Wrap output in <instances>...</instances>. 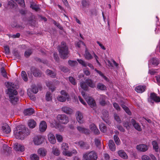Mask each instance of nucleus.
Here are the masks:
<instances>
[{
    "label": "nucleus",
    "mask_w": 160,
    "mask_h": 160,
    "mask_svg": "<svg viewBox=\"0 0 160 160\" xmlns=\"http://www.w3.org/2000/svg\"><path fill=\"white\" fill-rule=\"evenodd\" d=\"M146 89L145 86L139 85L135 88V90L138 93H142L145 91Z\"/></svg>",
    "instance_id": "nucleus-18"
},
{
    "label": "nucleus",
    "mask_w": 160,
    "mask_h": 160,
    "mask_svg": "<svg viewBox=\"0 0 160 160\" xmlns=\"http://www.w3.org/2000/svg\"><path fill=\"white\" fill-rule=\"evenodd\" d=\"M80 86L81 88L84 90L87 91L88 90V86L86 82L85 81V82H80Z\"/></svg>",
    "instance_id": "nucleus-33"
},
{
    "label": "nucleus",
    "mask_w": 160,
    "mask_h": 160,
    "mask_svg": "<svg viewBox=\"0 0 160 160\" xmlns=\"http://www.w3.org/2000/svg\"><path fill=\"white\" fill-rule=\"evenodd\" d=\"M108 146L110 150L112 151L115 150L116 147L114 142L112 140H110L109 141Z\"/></svg>",
    "instance_id": "nucleus-25"
},
{
    "label": "nucleus",
    "mask_w": 160,
    "mask_h": 160,
    "mask_svg": "<svg viewBox=\"0 0 160 160\" xmlns=\"http://www.w3.org/2000/svg\"><path fill=\"white\" fill-rule=\"evenodd\" d=\"M52 153L55 155L58 156L60 154V151L57 147L54 146L52 148Z\"/></svg>",
    "instance_id": "nucleus-35"
},
{
    "label": "nucleus",
    "mask_w": 160,
    "mask_h": 160,
    "mask_svg": "<svg viewBox=\"0 0 160 160\" xmlns=\"http://www.w3.org/2000/svg\"><path fill=\"white\" fill-rule=\"evenodd\" d=\"M158 69H152L151 70H149L148 73L151 75H154L156 73L158 72Z\"/></svg>",
    "instance_id": "nucleus-55"
},
{
    "label": "nucleus",
    "mask_w": 160,
    "mask_h": 160,
    "mask_svg": "<svg viewBox=\"0 0 160 160\" xmlns=\"http://www.w3.org/2000/svg\"><path fill=\"white\" fill-rule=\"evenodd\" d=\"M77 61L82 66L84 67H86L87 66V63L81 59H77Z\"/></svg>",
    "instance_id": "nucleus-43"
},
{
    "label": "nucleus",
    "mask_w": 160,
    "mask_h": 160,
    "mask_svg": "<svg viewBox=\"0 0 160 160\" xmlns=\"http://www.w3.org/2000/svg\"><path fill=\"white\" fill-rule=\"evenodd\" d=\"M68 98H69L62 96H59L57 98L58 100L62 102H64L66 101V99H68Z\"/></svg>",
    "instance_id": "nucleus-40"
},
{
    "label": "nucleus",
    "mask_w": 160,
    "mask_h": 160,
    "mask_svg": "<svg viewBox=\"0 0 160 160\" xmlns=\"http://www.w3.org/2000/svg\"><path fill=\"white\" fill-rule=\"evenodd\" d=\"M114 139L116 144L119 145L120 144V141L119 138L116 135L114 136Z\"/></svg>",
    "instance_id": "nucleus-50"
},
{
    "label": "nucleus",
    "mask_w": 160,
    "mask_h": 160,
    "mask_svg": "<svg viewBox=\"0 0 160 160\" xmlns=\"http://www.w3.org/2000/svg\"><path fill=\"white\" fill-rule=\"evenodd\" d=\"M5 84L8 89L6 92L9 96L11 102L13 104H15L19 99L17 96L18 92L15 89V85L10 82H6Z\"/></svg>",
    "instance_id": "nucleus-1"
},
{
    "label": "nucleus",
    "mask_w": 160,
    "mask_h": 160,
    "mask_svg": "<svg viewBox=\"0 0 160 160\" xmlns=\"http://www.w3.org/2000/svg\"><path fill=\"white\" fill-rule=\"evenodd\" d=\"M62 149L63 151V154L68 156H71L72 154L68 151L69 147L67 143H63L62 145Z\"/></svg>",
    "instance_id": "nucleus-6"
},
{
    "label": "nucleus",
    "mask_w": 160,
    "mask_h": 160,
    "mask_svg": "<svg viewBox=\"0 0 160 160\" xmlns=\"http://www.w3.org/2000/svg\"><path fill=\"white\" fill-rule=\"evenodd\" d=\"M97 87L98 89L102 90H105L106 88V86L104 85L101 83H98L97 85Z\"/></svg>",
    "instance_id": "nucleus-42"
},
{
    "label": "nucleus",
    "mask_w": 160,
    "mask_h": 160,
    "mask_svg": "<svg viewBox=\"0 0 160 160\" xmlns=\"http://www.w3.org/2000/svg\"><path fill=\"white\" fill-rule=\"evenodd\" d=\"M82 9L83 10H85V8H88L89 5V3L85 0H83L82 1Z\"/></svg>",
    "instance_id": "nucleus-34"
},
{
    "label": "nucleus",
    "mask_w": 160,
    "mask_h": 160,
    "mask_svg": "<svg viewBox=\"0 0 160 160\" xmlns=\"http://www.w3.org/2000/svg\"><path fill=\"white\" fill-rule=\"evenodd\" d=\"M150 98L156 102H160V98L154 92L151 93L150 97Z\"/></svg>",
    "instance_id": "nucleus-14"
},
{
    "label": "nucleus",
    "mask_w": 160,
    "mask_h": 160,
    "mask_svg": "<svg viewBox=\"0 0 160 160\" xmlns=\"http://www.w3.org/2000/svg\"><path fill=\"white\" fill-rule=\"evenodd\" d=\"M51 95L50 92H48L47 93L46 95V99L47 101H49L51 100Z\"/></svg>",
    "instance_id": "nucleus-54"
},
{
    "label": "nucleus",
    "mask_w": 160,
    "mask_h": 160,
    "mask_svg": "<svg viewBox=\"0 0 160 160\" xmlns=\"http://www.w3.org/2000/svg\"><path fill=\"white\" fill-rule=\"evenodd\" d=\"M22 76L24 81H27L28 80V77L26 72L24 71H22Z\"/></svg>",
    "instance_id": "nucleus-49"
},
{
    "label": "nucleus",
    "mask_w": 160,
    "mask_h": 160,
    "mask_svg": "<svg viewBox=\"0 0 160 160\" xmlns=\"http://www.w3.org/2000/svg\"><path fill=\"white\" fill-rule=\"evenodd\" d=\"M31 72L33 75L36 77H40L41 76V72L40 71L38 70L34 67H32L31 69Z\"/></svg>",
    "instance_id": "nucleus-15"
},
{
    "label": "nucleus",
    "mask_w": 160,
    "mask_h": 160,
    "mask_svg": "<svg viewBox=\"0 0 160 160\" xmlns=\"http://www.w3.org/2000/svg\"><path fill=\"white\" fill-rule=\"evenodd\" d=\"M75 144L80 147L82 149H88L89 147V145L87 143L84 142L82 141L76 142Z\"/></svg>",
    "instance_id": "nucleus-8"
},
{
    "label": "nucleus",
    "mask_w": 160,
    "mask_h": 160,
    "mask_svg": "<svg viewBox=\"0 0 160 160\" xmlns=\"http://www.w3.org/2000/svg\"><path fill=\"white\" fill-rule=\"evenodd\" d=\"M142 160H151L150 157L147 155H143L142 157Z\"/></svg>",
    "instance_id": "nucleus-63"
},
{
    "label": "nucleus",
    "mask_w": 160,
    "mask_h": 160,
    "mask_svg": "<svg viewBox=\"0 0 160 160\" xmlns=\"http://www.w3.org/2000/svg\"><path fill=\"white\" fill-rule=\"evenodd\" d=\"M95 70L101 76H102L105 80L106 81H107V78L103 74L102 72L100 71H98L96 69H95Z\"/></svg>",
    "instance_id": "nucleus-51"
},
{
    "label": "nucleus",
    "mask_w": 160,
    "mask_h": 160,
    "mask_svg": "<svg viewBox=\"0 0 160 160\" xmlns=\"http://www.w3.org/2000/svg\"><path fill=\"white\" fill-rule=\"evenodd\" d=\"M62 111L67 114H71L73 112L72 109L67 106H63L62 108Z\"/></svg>",
    "instance_id": "nucleus-17"
},
{
    "label": "nucleus",
    "mask_w": 160,
    "mask_h": 160,
    "mask_svg": "<svg viewBox=\"0 0 160 160\" xmlns=\"http://www.w3.org/2000/svg\"><path fill=\"white\" fill-rule=\"evenodd\" d=\"M57 118L61 123L66 124L68 122V118L65 115H58Z\"/></svg>",
    "instance_id": "nucleus-7"
},
{
    "label": "nucleus",
    "mask_w": 160,
    "mask_h": 160,
    "mask_svg": "<svg viewBox=\"0 0 160 160\" xmlns=\"http://www.w3.org/2000/svg\"><path fill=\"white\" fill-rule=\"evenodd\" d=\"M56 138L58 142H62L63 140L62 136L60 134H57L56 135Z\"/></svg>",
    "instance_id": "nucleus-53"
},
{
    "label": "nucleus",
    "mask_w": 160,
    "mask_h": 160,
    "mask_svg": "<svg viewBox=\"0 0 160 160\" xmlns=\"http://www.w3.org/2000/svg\"><path fill=\"white\" fill-rule=\"evenodd\" d=\"M34 112V110L32 108H29L24 111V113L25 115L29 116L32 114Z\"/></svg>",
    "instance_id": "nucleus-28"
},
{
    "label": "nucleus",
    "mask_w": 160,
    "mask_h": 160,
    "mask_svg": "<svg viewBox=\"0 0 160 160\" xmlns=\"http://www.w3.org/2000/svg\"><path fill=\"white\" fill-rule=\"evenodd\" d=\"M61 93L62 95H63L64 96L69 98V95H68V93L66 92L64 90H62L61 92Z\"/></svg>",
    "instance_id": "nucleus-62"
},
{
    "label": "nucleus",
    "mask_w": 160,
    "mask_h": 160,
    "mask_svg": "<svg viewBox=\"0 0 160 160\" xmlns=\"http://www.w3.org/2000/svg\"><path fill=\"white\" fill-rule=\"evenodd\" d=\"M29 133L30 131L28 128L22 125L18 127L16 131L14 132L16 138L20 139H24L25 137L28 136Z\"/></svg>",
    "instance_id": "nucleus-2"
},
{
    "label": "nucleus",
    "mask_w": 160,
    "mask_h": 160,
    "mask_svg": "<svg viewBox=\"0 0 160 160\" xmlns=\"http://www.w3.org/2000/svg\"><path fill=\"white\" fill-rule=\"evenodd\" d=\"M48 139L50 142L52 144H54L56 142V140L53 134L50 132L48 136Z\"/></svg>",
    "instance_id": "nucleus-19"
},
{
    "label": "nucleus",
    "mask_w": 160,
    "mask_h": 160,
    "mask_svg": "<svg viewBox=\"0 0 160 160\" xmlns=\"http://www.w3.org/2000/svg\"><path fill=\"white\" fill-rule=\"evenodd\" d=\"M32 53V51L31 50H29L26 51L25 52L24 55L26 57H28Z\"/></svg>",
    "instance_id": "nucleus-58"
},
{
    "label": "nucleus",
    "mask_w": 160,
    "mask_h": 160,
    "mask_svg": "<svg viewBox=\"0 0 160 160\" xmlns=\"http://www.w3.org/2000/svg\"><path fill=\"white\" fill-rule=\"evenodd\" d=\"M46 150L43 148H41L38 149V154L41 156H45L47 153Z\"/></svg>",
    "instance_id": "nucleus-29"
},
{
    "label": "nucleus",
    "mask_w": 160,
    "mask_h": 160,
    "mask_svg": "<svg viewBox=\"0 0 160 160\" xmlns=\"http://www.w3.org/2000/svg\"><path fill=\"white\" fill-rule=\"evenodd\" d=\"M146 121L149 123H151V121L150 119L148 118H141V119L140 120V122L142 124H143V122H146ZM143 124H144V123H143Z\"/></svg>",
    "instance_id": "nucleus-46"
},
{
    "label": "nucleus",
    "mask_w": 160,
    "mask_h": 160,
    "mask_svg": "<svg viewBox=\"0 0 160 160\" xmlns=\"http://www.w3.org/2000/svg\"><path fill=\"white\" fill-rule=\"evenodd\" d=\"M86 82L88 87L93 88L95 87V84L94 82L91 79H87L85 80Z\"/></svg>",
    "instance_id": "nucleus-26"
},
{
    "label": "nucleus",
    "mask_w": 160,
    "mask_h": 160,
    "mask_svg": "<svg viewBox=\"0 0 160 160\" xmlns=\"http://www.w3.org/2000/svg\"><path fill=\"white\" fill-rule=\"evenodd\" d=\"M14 148L16 151L21 152H23L25 150L24 146L23 145L18 143L14 144Z\"/></svg>",
    "instance_id": "nucleus-11"
},
{
    "label": "nucleus",
    "mask_w": 160,
    "mask_h": 160,
    "mask_svg": "<svg viewBox=\"0 0 160 160\" xmlns=\"http://www.w3.org/2000/svg\"><path fill=\"white\" fill-rule=\"evenodd\" d=\"M108 116V112L107 111L104 110L102 112V115L101 116L102 119L106 123H107L106 120Z\"/></svg>",
    "instance_id": "nucleus-27"
},
{
    "label": "nucleus",
    "mask_w": 160,
    "mask_h": 160,
    "mask_svg": "<svg viewBox=\"0 0 160 160\" xmlns=\"http://www.w3.org/2000/svg\"><path fill=\"white\" fill-rule=\"evenodd\" d=\"M30 158L31 160H38L39 157L35 154H33L31 156Z\"/></svg>",
    "instance_id": "nucleus-52"
},
{
    "label": "nucleus",
    "mask_w": 160,
    "mask_h": 160,
    "mask_svg": "<svg viewBox=\"0 0 160 160\" xmlns=\"http://www.w3.org/2000/svg\"><path fill=\"white\" fill-rule=\"evenodd\" d=\"M81 44L85 47L86 46L85 44L82 41H80L76 44V46L78 48H80V45Z\"/></svg>",
    "instance_id": "nucleus-61"
},
{
    "label": "nucleus",
    "mask_w": 160,
    "mask_h": 160,
    "mask_svg": "<svg viewBox=\"0 0 160 160\" xmlns=\"http://www.w3.org/2000/svg\"><path fill=\"white\" fill-rule=\"evenodd\" d=\"M114 119L118 123L121 122V120L117 114H114Z\"/></svg>",
    "instance_id": "nucleus-60"
},
{
    "label": "nucleus",
    "mask_w": 160,
    "mask_h": 160,
    "mask_svg": "<svg viewBox=\"0 0 160 160\" xmlns=\"http://www.w3.org/2000/svg\"><path fill=\"white\" fill-rule=\"evenodd\" d=\"M44 138L41 136H38L34 138L33 142L36 145L41 144L43 141Z\"/></svg>",
    "instance_id": "nucleus-10"
},
{
    "label": "nucleus",
    "mask_w": 160,
    "mask_h": 160,
    "mask_svg": "<svg viewBox=\"0 0 160 160\" xmlns=\"http://www.w3.org/2000/svg\"><path fill=\"white\" fill-rule=\"evenodd\" d=\"M106 97L103 95H102L100 96V103L102 106H104L108 104V101L106 100Z\"/></svg>",
    "instance_id": "nucleus-23"
},
{
    "label": "nucleus",
    "mask_w": 160,
    "mask_h": 160,
    "mask_svg": "<svg viewBox=\"0 0 160 160\" xmlns=\"http://www.w3.org/2000/svg\"><path fill=\"white\" fill-rule=\"evenodd\" d=\"M46 85L50 89L52 90V92H53L55 88H51V87L53 85L52 84V82L50 81L47 82Z\"/></svg>",
    "instance_id": "nucleus-44"
},
{
    "label": "nucleus",
    "mask_w": 160,
    "mask_h": 160,
    "mask_svg": "<svg viewBox=\"0 0 160 160\" xmlns=\"http://www.w3.org/2000/svg\"><path fill=\"white\" fill-rule=\"evenodd\" d=\"M17 3H18L21 7H25V4L24 0H15Z\"/></svg>",
    "instance_id": "nucleus-48"
},
{
    "label": "nucleus",
    "mask_w": 160,
    "mask_h": 160,
    "mask_svg": "<svg viewBox=\"0 0 160 160\" xmlns=\"http://www.w3.org/2000/svg\"><path fill=\"white\" fill-rule=\"evenodd\" d=\"M89 128L95 134H98L99 133V131L95 124H91L89 126Z\"/></svg>",
    "instance_id": "nucleus-21"
},
{
    "label": "nucleus",
    "mask_w": 160,
    "mask_h": 160,
    "mask_svg": "<svg viewBox=\"0 0 160 160\" xmlns=\"http://www.w3.org/2000/svg\"><path fill=\"white\" fill-rule=\"evenodd\" d=\"M69 80L70 82L73 85H75L76 84L75 79L72 77H69Z\"/></svg>",
    "instance_id": "nucleus-59"
},
{
    "label": "nucleus",
    "mask_w": 160,
    "mask_h": 160,
    "mask_svg": "<svg viewBox=\"0 0 160 160\" xmlns=\"http://www.w3.org/2000/svg\"><path fill=\"white\" fill-rule=\"evenodd\" d=\"M119 156L122 158L124 159H127L128 156L126 153L122 150H120L118 152Z\"/></svg>",
    "instance_id": "nucleus-31"
},
{
    "label": "nucleus",
    "mask_w": 160,
    "mask_h": 160,
    "mask_svg": "<svg viewBox=\"0 0 160 160\" xmlns=\"http://www.w3.org/2000/svg\"><path fill=\"white\" fill-rule=\"evenodd\" d=\"M84 57L85 58L88 60L91 59L93 58V56L91 55V54L88 52V48H86L85 49Z\"/></svg>",
    "instance_id": "nucleus-30"
},
{
    "label": "nucleus",
    "mask_w": 160,
    "mask_h": 160,
    "mask_svg": "<svg viewBox=\"0 0 160 160\" xmlns=\"http://www.w3.org/2000/svg\"><path fill=\"white\" fill-rule=\"evenodd\" d=\"M2 130L3 133L8 134L11 131L9 126L6 123H3L2 124Z\"/></svg>",
    "instance_id": "nucleus-12"
},
{
    "label": "nucleus",
    "mask_w": 160,
    "mask_h": 160,
    "mask_svg": "<svg viewBox=\"0 0 160 160\" xmlns=\"http://www.w3.org/2000/svg\"><path fill=\"white\" fill-rule=\"evenodd\" d=\"M58 50L60 55L62 58L65 59L68 57L69 52L68 47L65 42H62L60 46L58 48Z\"/></svg>",
    "instance_id": "nucleus-3"
},
{
    "label": "nucleus",
    "mask_w": 160,
    "mask_h": 160,
    "mask_svg": "<svg viewBox=\"0 0 160 160\" xmlns=\"http://www.w3.org/2000/svg\"><path fill=\"white\" fill-rule=\"evenodd\" d=\"M97 158L96 153L93 151L87 152L83 155L82 160H96Z\"/></svg>",
    "instance_id": "nucleus-4"
},
{
    "label": "nucleus",
    "mask_w": 160,
    "mask_h": 160,
    "mask_svg": "<svg viewBox=\"0 0 160 160\" xmlns=\"http://www.w3.org/2000/svg\"><path fill=\"white\" fill-rule=\"evenodd\" d=\"M122 108L129 115H130L131 114V112L130 111L129 108L125 106L124 105H122Z\"/></svg>",
    "instance_id": "nucleus-45"
},
{
    "label": "nucleus",
    "mask_w": 160,
    "mask_h": 160,
    "mask_svg": "<svg viewBox=\"0 0 160 160\" xmlns=\"http://www.w3.org/2000/svg\"><path fill=\"white\" fill-rule=\"evenodd\" d=\"M1 71L3 76L5 78H8L7 73L6 72L4 68H2L1 69Z\"/></svg>",
    "instance_id": "nucleus-56"
},
{
    "label": "nucleus",
    "mask_w": 160,
    "mask_h": 160,
    "mask_svg": "<svg viewBox=\"0 0 160 160\" xmlns=\"http://www.w3.org/2000/svg\"><path fill=\"white\" fill-rule=\"evenodd\" d=\"M131 122L133 126L136 129L139 131L142 130V128L139 124L137 123L134 119H132Z\"/></svg>",
    "instance_id": "nucleus-22"
},
{
    "label": "nucleus",
    "mask_w": 160,
    "mask_h": 160,
    "mask_svg": "<svg viewBox=\"0 0 160 160\" xmlns=\"http://www.w3.org/2000/svg\"><path fill=\"white\" fill-rule=\"evenodd\" d=\"M47 128V125L46 122L44 121H42L41 122L39 125V130L41 132H44Z\"/></svg>",
    "instance_id": "nucleus-16"
},
{
    "label": "nucleus",
    "mask_w": 160,
    "mask_h": 160,
    "mask_svg": "<svg viewBox=\"0 0 160 160\" xmlns=\"http://www.w3.org/2000/svg\"><path fill=\"white\" fill-rule=\"evenodd\" d=\"M77 129L80 132L84 133L86 134H89V131L88 129L85 128L81 127H78Z\"/></svg>",
    "instance_id": "nucleus-24"
},
{
    "label": "nucleus",
    "mask_w": 160,
    "mask_h": 160,
    "mask_svg": "<svg viewBox=\"0 0 160 160\" xmlns=\"http://www.w3.org/2000/svg\"><path fill=\"white\" fill-rule=\"evenodd\" d=\"M137 149L142 152H145L148 149L147 146L145 144H140L137 146Z\"/></svg>",
    "instance_id": "nucleus-20"
},
{
    "label": "nucleus",
    "mask_w": 160,
    "mask_h": 160,
    "mask_svg": "<svg viewBox=\"0 0 160 160\" xmlns=\"http://www.w3.org/2000/svg\"><path fill=\"white\" fill-rule=\"evenodd\" d=\"M46 73L52 78H55L56 75L55 73L52 72L51 71L49 70H47L46 72Z\"/></svg>",
    "instance_id": "nucleus-41"
},
{
    "label": "nucleus",
    "mask_w": 160,
    "mask_h": 160,
    "mask_svg": "<svg viewBox=\"0 0 160 160\" xmlns=\"http://www.w3.org/2000/svg\"><path fill=\"white\" fill-rule=\"evenodd\" d=\"M36 124V122L33 120H30L28 121V126L30 128H34L35 127Z\"/></svg>",
    "instance_id": "nucleus-32"
},
{
    "label": "nucleus",
    "mask_w": 160,
    "mask_h": 160,
    "mask_svg": "<svg viewBox=\"0 0 160 160\" xmlns=\"http://www.w3.org/2000/svg\"><path fill=\"white\" fill-rule=\"evenodd\" d=\"M76 117L78 122L80 124L83 123L84 122L83 119V116L82 113L79 111H77L76 113Z\"/></svg>",
    "instance_id": "nucleus-9"
},
{
    "label": "nucleus",
    "mask_w": 160,
    "mask_h": 160,
    "mask_svg": "<svg viewBox=\"0 0 160 160\" xmlns=\"http://www.w3.org/2000/svg\"><path fill=\"white\" fill-rule=\"evenodd\" d=\"M159 63L158 60L156 58H152L148 62V67H150L151 66L153 65L154 66H157Z\"/></svg>",
    "instance_id": "nucleus-13"
},
{
    "label": "nucleus",
    "mask_w": 160,
    "mask_h": 160,
    "mask_svg": "<svg viewBox=\"0 0 160 160\" xmlns=\"http://www.w3.org/2000/svg\"><path fill=\"white\" fill-rule=\"evenodd\" d=\"M99 129L101 131L103 132L106 131L107 128L105 124L101 123L99 124Z\"/></svg>",
    "instance_id": "nucleus-37"
},
{
    "label": "nucleus",
    "mask_w": 160,
    "mask_h": 160,
    "mask_svg": "<svg viewBox=\"0 0 160 160\" xmlns=\"http://www.w3.org/2000/svg\"><path fill=\"white\" fill-rule=\"evenodd\" d=\"M152 144L153 145V147L154 149L156 152H158V146L157 142L156 141H153L152 142Z\"/></svg>",
    "instance_id": "nucleus-38"
},
{
    "label": "nucleus",
    "mask_w": 160,
    "mask_h": 160,
    "mask_svg": "<svg viewBox=\"0 0 160 160\" xmlns=\"http://www.w3.org/2000/svg\"><path fill=\"white\" fill-rule=\"evenodd\" d=\"M4 50L5 52V53L7 54H9L10 52V50L9 47L7 46H6L4 47Z\"/></svg>",
    "instance_id": "nucleus-64"
},
{
    "label": "nucleus",
    "mask_w": 160,
    "mask_h": 160,
    "mask_svg": "<svg viewBox=\"0 0 160 160\" xmlns=\"http://www.w3.org/2000/svg\"><path fill=\"white\" fill-rule=\"evenodd\" d=\"M30 7L32 8L36 11H38L39 9V8L38 6L34 4H31Z\"/></svg>",
    "instance_id": "nucleus-57"
},
{
    "label": "nucleus",
    "mask_w": 160,
    "mask_h": 160,
    "mask_svg": "<svg viewBox=\"0 0 160 160\" xmlns=\"http://www.w3.org/2000/svg\"><path fill=\"white\" fill-rule=\"evenodd\" d=\"M69 65L72 67L77 66L78 65V63L75 61L69 60L68 61Z\"/></svg>",
    "instance_id": "nucleus-39"
},
{
    "label": "nucleus",
    "mask_w": 160,
    "mask_h": 160,
    "mask_svg": "<svg viewBox=\"0 0 160 160\" xmlns=\"http://www.w3.org/2000/svg\"><path fill=\"white\" fill-rule=\"evenodd\" d=\"M82 94L83 97L85 98L88 105L92 108L93 107L96 105L95 100L91 97L87 96L85 95V92H82Z\"/></svg>",
    "instance_id": "nucleus-5"
},
{
    "label": "nucleus",
    "mask_w": 160,
    "mask_h": 160,
    "mask_svg": "<svg viewBox=\"0 0 160 160\" xmlns=\"http://www.w3.org/2000/svg\"><path fill=\"white\" fill-rule=\"evenodd\" d=\"M40 88V86H38V88L35 86H34L32 88V91L34 93L36 94L38 92V89H39V88Z\"/></svg>",
    "instance_id": "nucleus-47"
},
{
    "label": "nucleus",
    "mask_w": 160,
    "mask_h": 160,
    "mask_svg": "<svg viewBox=\"0 0 160 160\" xmlns=\"http://www.w3.org/2000/svg\"><path fill=\"white\" fill-rule=\"evenodd\" d=\"M8 6L11 8L15 9L17 7V4L13 1H11L8 2Z\"/></svg>",
    "instance_id": "nucleus-36"
}]
</instances>
